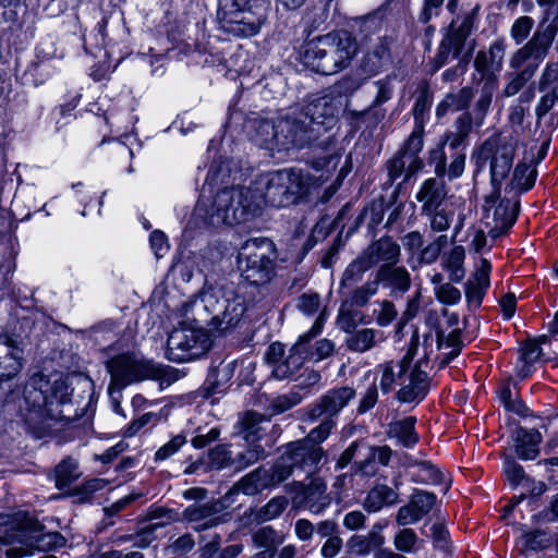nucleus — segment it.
<instances>
[{"mask_svg": "<svg viewBox=\"0 0 558 558\" xmlns=\"http://www.w3.org/2000/svg\"><path fill=\"white\" fill-rule=\"evenodd\" d=\"M262 207V196L251 187L231 186L219 190L213 196L202 195L193 216L205 225L220 227L244 222Z\"/></svg>", "mask_w": 558, "mask_h": 558, "instance_id": "1", "label": "nucleus"}, {"mask_svg": "<svg viewBox=\"0 0 558 558\" xmlns=\"http://www.w3.org/2000/svg\"><path fill=\"white\" fill-rule=\"evenodd\" d=\"M319 136V130L311 125L298 111L260 120L254 129L253 142L270 151L301 150Z\"/></svg>", "mask_w": 558, "mask_h": 558, "instance_id": "2", "label": "nucleus"}, {"mask_svg": "<svg viewBox=\"0 0 558 558\" xmlns=\"http://www.w3.org/2000/svg\"><path fill=\"white\" fill-rule=\"evenodd\" d=\"M360 50L356 38L348 31L330 32L305 43L303 63L311 70L332 75L347 69Z\"/></svg>", "mask_w": 558, "mask_h": 558, "instance_id": "3", "label": "nucleus"}, {"mask_svg": "<svg viewBox=\"0 0 558 558\" xmlns=\"http://www.w3.org/2000/svg\"><path fill=\"white\" fill-rule=\"evenodd\" d=\"M244 313L242 299L233 289L219 288L203 291L185 305V314L214 330L225 332L235 326Z\"/></svg>", "mask_w": 558, "mask_h": 558, "instance_id": "4", "label": "nucleus"}, {"mask_svg": "<svg viewBox=\"0 0 558 558\" xmlns=\"http://www.w3.org/2000/svg\"><path fill=\"white\" fill-rule=\"evenodd\" d=\"M555 35V27L537 28L530 40L511 54L509 66L518 72L511 76L505 86L504 96L512 97L517 95L532 80L541 63L547 57Z\"/></svg>", "mask_w": 558, "mask_h": 558, "instance_id": "5", "label": "nucleus"}, {"mask_svg": "<svg viewBox=\"0 0 558 558\" xmlns=\"http://www.w3.org/2000/svg\"><path fill=\"white\" fill-rule=\"evenodd\" d=\"M335 426L336 421L326 416L305 439L291 442L281 456V464L277 469L278 480H287L295 472L313 474L324 454L319 444L328 438Z\"/></svg>", "mask_w": 558, "mask_h": 558, "instance_id": "6", "label": "nucleus"}, {"mask_svg": "<svg viewBox=\"0 0 558 558\" xmlns=\"http://www.w3.org/2000/svg\"><path fill=\"white\" fill-rule=\"evenodd\" d=\"M267 0H218L220 28L236 37L256 35L267 19Z\"/></svg>", "mask_w": 558, "mask_h": 558, "instance_id": "7", "label": "nucleus"}, {"mask_svg": "<svg viewBox=\"0 0 558 558\" xmlns=\"http://www.w3.org/2000/svg\"><path fill=\"white\" fill-rule=\"evenodd\" d=\"M278 253L272 240L254 238L245 241L238 254L242 277L252 284H265L276 274Z\"/></svg>", "mask_w": 558, "mask_h": 558, "instance_id": "8", "label": "nucleus"}, {"mask_svg": "<svg viewBox=\"0 0 558 558\" xmlns=\"http://www.w3.org/2000/svg\"><path fill=\"white\" fill-rule=\"evenodd\" d=\"M517 148V140L512 134H495L489 136L474 153L476 167L483 168L489 163L490 182L494 189L508 178Z\"/></svg>", "mask_w": 558, "mask_h": 558, "instance_id": "9", "label": "nucleus"}, {"mask_svg": "<svg viewBox=\"0 0 558 558\" xmlns=\"http://www.w3.org/2000/svg\"><path fill=\"white\" fill-rule=\"evenodd\" d=\"M312 178L302 169L289 168L269 174L262 203L286 207L308 194Z\"/></svg>", "mask_w": 558, "mask_h": 558, "instance_id": "10", "label": "nucleus"}, {"mask_svg": "<svg viewBox=\"0 0 558 558\" xmlns=\"http://www.w3.org/2000/svg\"><path fill=\"white\" fill-rule=\"evenodd\" d=\"M210 347L211 338L203 326L183 324L169 333L166 355L171 362L185 363L201 359Z\"/></svg>", "mask_w": 558, "mask_h": 558, "instance_id": "11", "label": "nucleus"}, {"mask_svg": "<svg viewBox=\"0 0 558 558\" xmlns=\"http://www.w3.org/2000/svg\"><path fill=\"white\" fill-rule=\"evenodd\" d=\"M111 375V386L122 389L124 386L145 379H157L162 367L135 354H120L107 362Z\"/></svg>", "mask_w": 558, "mask_h": 558, "instance_id": "12", "label": "nucleus"}, {"mask_svg": "<svg viewBox=\"0 0 558 558\" xmlns=\"http://www.w3.org/2000/svg\"><path fill=\"white\" fill-rule=\"evenodd\" d=\"M43 386V384L40 385ZM47 390L41 387L28 386L25 388V400L34 409L44 411L52 420H62L68 417L64 407L70 402V388L65 380L57 379L52 385H46Z\"/></svg>", "mask_w": 558, "mask_h": 558, "instance_id": "13", "label": "nucleus"}, {"mask_svg": "<svg viewBox=\"0 0 558 558\" xmlns=\"http://www.w3.org/2000/svg\"><path fill=\"white\" fill-rule=\"evenodd\" d=\"M19 541L23 547L5 549L9 558L31 555L35 549L43 551L54 550L63 547L66 543L65 537L59 532H43L41 525L33 519H26L25 524L19 532Z\"/></svg>", "mask_w": 558, "mask_h": 558, "instance_id": "14", "label": "nucleus"}, {"mask_svg": "<svg viewBox=\"0 0 558 558\" xmlns=\"http://www.w3.org/2000/svg\"><path fill=\"white\" fill-rule=\"evenodd\" d=\"M483 208L489 234L495 239L506 233L515 222L519 204L517 201L500 198L498 187L485 198Z\"/></svg>", "mask_w": 558, "mask_h": 558, "instance_id": "15", "label": "nucleus"}, {"mask_svg": "<svg viewBox=\"0 0 558 558\" xmlns=\"http://www.w3.org/2000/svg\"><path fill=\"white\" fill-rule=\"evenodd\" d=\"M354 397L352 387L330 389L306 409V420L313 423L322 416L333 418Z\"/></svg>", "mask_w": 558, "mask_h": 558, "instance_id": "16", "label": "nucleus"}, {"mask_svg": "<svg viewBox=\"0 0 558 558\" xmlns=\"http://www.w3.org/2000/svg\"><path fill=\"white\" fill-rule=\"evenodd\" d=\"M427 365V361L420 360L411 371L404 369L398 391L399 401L414 402L425 398L429 390Z\"/></svg>", "mask_w": 558, "mask_h": 558, "instance_id": "17", "label": "nucleus"}, {"mask_svg": "<svg viewBox=\"0 0 558 558\" xmlns=\"http://www.w3.org/2000/svg\"><path fill=\"white\" fill-rule=\"evenodd\" d=\"M323 326L324 317L323 314H320L313 324L312 329L308 332L300 336L299 341L291 348L290 354L287 356V359L281 364H278L274 367V374L277 377L283 378L292 374L303 364L306 359L310 357L307 344L313 337L320 333Z\"/></svg>", "mask_w": 558, "mask_h": 558, "instance_id": "18", "label": "nucleus"}, {"mask_svg": "<svg viewBox=\"0 0 558 558\" xmlns=\"http://www.w3.org/2000/svg\"><path fill=\"white\" fill-rule=\"evenodd\" d=\"M311 125L319 130L320 125L333 121L338 108L335 98L330 95L311 96L302 109L298 111Z\"/></svg>", "mask_w": 558, "mask_h": 558, "instance_id": "19", "label": "nucleus"}, {"mask_svg": "<svg viewBox=\"0 0 558 558\" xmlns=\"http://www.w3.org/2000/svg\"><path fill=\"white\" fill-rule=\"evenodd\" d=\"M506 53V43L504 39L493 41L487 50L478 51L474 68L482 74V78L497 77L502 69L504 58Z\"/></svg>", "mask_w": 558, "mask_h": 558, "instance_id": "20", "label": "nucleus"}, {"mask_svg": "<svg viewBox=\"0 0 558 558\" xmlns=\"http://www.w3.org/2000/svg\"><path fill=\"white\" fill-rule=\"evenodd\" d=\"M219 512L220 504L217 501L193 504L183 511V518L193 524L194 530L204 531L221 522Z\"/></svg>", "mask_w": 558, "mask_h": 558, "instance_id": "21", "label": "nucleus"}, {"mask_svg": "<svg viewBox=\"0 0 558 558\" xmlns=\"http://www.w3.org/2000/svg\"><path fill=\"white\" fill-rule=\"evenodd\" d=\"M281 464V458L272 468L271 473L263 469H257L245 475L236 485V489L244 495L253 496L269 485L280 484L284 480H278L277 469Z\"/></svg>", "mask_w": 558, "mask_h": 558, "instance_id": "22", "label": "nucleus"}, {"mask_svg": "<svg viewBox=\"0 0 558 558\" xmlns=\"http://www.w3.org/2000/svg\"><path fill=\"white\" fill-rule=\"evenodd\" d=\"M447 194L446 184L442 180L429 178L422 183L415 197L421 204V211L424 213L439 208L446 199Z\"/></svg>", "mask_w": 558, "mask_h": 558, "instance_id": "23", "label": "nucleus"}, {"mask_svg": "<svg viewBox=\"0 0 558 558\" xmlns=\"http://www.w3.org/2000/svg\"><path fill=\"white\" fill-rule=\"evenodd\" d=\"M326 490V483L318 477L313 478L310 484L304 487L302 502L312 514L319 515L329 508L331 498Z\"/></svg>", "mask_w": 558, "mask_h": 558, "instance_id": "24", "label": "nucleus"}, {"mask_svg": "<svg viewBox=\"0 0 558 558\" xmlns=\"http://www.w3.org/2000/svg\"><path fill=\"white\" fill-rule=\"evenodd\" d=\"M22 351L9 337L0 338V381L14 377L22 368Z\"/></svg>", "mask_w": 558, "mask_h": 558, "instance_id": "25", "label": "nucleus"}, {"mask_svg": "<svg viewBox=\"0 0 558 558\" xmlns=\"http://www.w3.org/2000/svg\"><path fill=\"white\" fill-rule=\"evenodd\" d=\"M412 359L413 352L410 349L400 361H389L377 366L381 372L380 389L384 393L389 392L396 384L400 386L404 369L409 368Z\"/></svg>", "mask_w": 558, "mask_h": 558, "instance_id": "26", "label": "nucleus"}, {"mask_svg": "<svg viewBox=\"0 0 558 558\" xmlns=\"http://www.w3.org/2000/svg\"><path fill=\"white\" fill-rule=\"evenodd\" d=\"M378 283L401 293L407 292L411 286L410 272L401 266L383 265L376 272Z\"/></svg>", "mask_w": 558, "mask_h": 558, "instance_id": "27", "label": "nucleus"}, {"mask_svg": "<svg viewBox=\"0 0 558 558\" xmlns=\"http://www.w3.org/2000/svg\"><path fill=\"white\" fill-rule=\"evenodd\" d=\"M388 177L391 182L403 177V181L409 180L413 174L420 171L423 167L422 159H413L403 153L398 151L386 163Z\"/></svg>", "mask_w": 558, "mask_h": 558, "instance_id": "28", "label": "nucleus"}, {"mask_svg": "<svg viewBox=\"0 0 558 558\" xmlns=\"http://www.w3.org/2000/svg\"><path fill=\"white\" fill-rule=\"evenodd\" d=\"M363 252L374 266L379 262L396 264L400 256V246L390 238H381Z\"/></svg>", "mask_w": 558, "mask_h": 558, "instance_id": "29", "label": "nucleus"}, {"mask_svg": "<svg viewBox=\"0 0 558 558\" xmlns=\"http://www.w3.org/2000/svg\"><path fill=\"white\" fill-rule=\"evenodd\" d=\"M542 435L536 429L519 428L515 432V452L522 460H534L539 453Z\"/></svg>", "mask_w": 558, "mask_h": 558, "instance_id": "30", "label": "nucleus"}, {"mask_svg": "<svg viewBox=\"0 0 558 558\" xmlns=\"http://www.w3.org/2000/svg\"><path fill=\"white\" fill-rule=\"evenodd\" d=\"M398 501V493L387 485H377L373 487L365 500L364 508L368 512H377L385 506L395 505Z\"/></svg>", "mask_w": 558, "mask_h": 558, "instance_id": "31", "label": "nucleus"}, {"mask_svg": "<svg viewBox=\"0 0 558 558\" xmlns=\"http://www.w3.org/2000/svg\"><path fill=\"white\" fill-rule=\"evenodd\" d=\"M415 422V417L408 416L401 421L390 423L388 427L389 437L404 447H413L418 440L414 429Z\"/></svg>", "mask_w": 558, "mask_h": 558, "instance_id": "32", "label": "nucleus"}, {"mask_svg": "<svg viewBox=\"0 0 558 558\" xmlns=\"http://www.w3.org/2000/svg\"><path fill=\"white\" fill-rule=\"evenodd\" d=\"M542 354L543 349L537 340H527L524 342L520 348L517 376L520 379L526 378L531 374V365L538 361Z\"/></svg>", "mask_w": 558, "mask_h": 558, "instance_id": "33", "label": "nucleus"}, {"mask_svg": "<svg viewBox=\"0 0 558 558\" xmlns=\"http://www.w3.org/2000/svg\"><path fill=\"white\" fill-rule=\"evenodd\" d=\"M378 336L380 331L376 329L362 328L351 332L345 339V344L352 352L364 353L376 345Z\"/></svg>", "mask_w": 558, "mask_h": 558, "instance_id": "34", "label": "nucleus"}, {"mask_svg": "<svg viewBox=\"0 0 558 558\" xmlns=\"http://www.w3.org/2000/svg\"><path fill=\"white\" fill-rule=\"evenodd\" d=\"M473 97L472 89L470 87H463L457 93H449L446 95L444 100L437 106L436 114L441 117L447 111H459L465 109Z\"/></svg>", "mask_w": 558, "mask_h": 558, "instance_id": "35", "label": "nucleus"}, {"mask_svg": "<svg viewBox=\"0 0 558 558\" xmlns=\"http://www.w3.org/2000/svg\"><path fill=\"white\" fill-rule=\"evenodd\" d=\"M388 59L389 48L386 43L380 41L373 50L364 56L362 69L367 75H375L384 68Z\"/></svg>", "mask_w": 558, "mask_h": 558, "instance_id": "36", "label": "nucleus"}, {"mask_svg": "<svg viewBox=\"0 0 558 558\" xmlns=\"http://www.w3.org/2000/svg\"><path fill=\"white\" fill-rule=\"evenodd\" d=\"M465 252L463 246H454L442 257V267L449 271V277L454 282H460L465 275L463 262Z\"/></svg>", "mask_w": 558, "mask_h": 558, "instance_id": "37", "label": "nucleus"}, {"mask_svg": "<svg viewBox=\"0 0 558 558\" xmlns=\"http://www.w3.org/2000/svg\"><path fill=\"white\" fill-rule=\"evenodd\" d=\"M411 473L412 481L418 484L438 485L444 482V474L435 465L426 461L415 462Z\"/></svg>", "mask_w": 558, "mask_h": 558, "instance_id": "38", "label": "nucleus"}, {"mask_svg": "<svg viewBox=\"0 0 558 558\" xmlns=\"http://www.w3.org/2000/svg\"><path fill=\"white\" fill-rule=\"evenodd\" d=\"M456 131L448 132L445 135L442 145H449L453 150L458 149L469 136L472 128V118L469 113L460 116L454 123Z\"/></svg>", "mask_w": 558, "mask_h": 558, "instance_id": "39", "label": "nucleus"}, {"mask_svg": "<svg viewBox=\"0 0 558 558\" xmlns=\"http://www.w3.org/2000/svg\"><path fill=\"white\" fill-rule=\"evenodd\" d=\"M80 477L78 463L72 458L63 459L54 468V483L59 489L70 486Z\"/></svg>", "mask_w": 558, "mask_h": 558, "instance_id": "40", "label": "nucleus"}, {"mask_svg": "<svg viewBox=\"0 0 558 558\" xmlns=\"http://www.w3.org/2000/svg\"><path fill=\"white\" fill-rule=\"evenodd\" d=\"M536 173V169L532 168L531 165L524 162L518 163L514 168L512 179L509 182L510 189L515 192L527 191L534 185Z\"/></svg>", "mask_w": 558, "mask_h": 558, "instance_id": "41", "label": "nucleus"}, {"mask_svg": "<svg viewBox=\"0 0 558 558\" xmlns=\"http://www.w3.org/2000/svg\"><path fill=\"white\" fill-rule=\"evenodd\" d=\"M458 21H452L450 24V29L445 38H448L453 46H456V52H460L463 48L465 39L471 34L473 28V16L468 14L463 16L461 22L457 24Z\"/></svg>", "mask_w": 558, "mask_h": 558, "instance_id": "42", "label": "nucleus"}, {"mask_svg": "<svg viewBox=\"0 0 558 558\" xmlns=\"http://www.w3.org/2000/svg\"><path fill=\"white\" fill-rule=\"evenodd\" d=\"M465 167V153L458 150L453 154L452 160L449 167H446L445 157H440L439 161L435 166V173L438 178L447 177L449 180L459 178L462 175Z\"/></svg>", "mask_w": 558, "mask_h": 558, "instance_id": "43", "label": "nucleus"}, {"mask_svg": "<svg viewBox=\"0 0 558 558\" xmlns=\"http://www.w3.org/2000/svg\"><path fill=\"white\" fill-rule=\"evenodd\" d=\"M481 95L475 105L476 116L483 118L489 109L495 90L498 86V77L481 78Z\"/></svg>", "mask_w": 558, "mask_h": 558, "instance_id": "44", "label": "nucleus"}, {"mask_svg": "<svg viewBox=\"0 0 558 558\" xmlns=\"http://www.w3.org/2000/svg\"><path fill=\"white\" fill-rule=\"evenodd\" d=\"M372 260L367 258L364 252L349 264L342 276V284H354L359 282L363 275L373 267Z\"/></svg>", "mask_w": 558, "mask_h": 558, "instance_id": "45", "label": "nucleus"}, {"mask_svg": "<svg viewBox=\"0 0 558 558\" xmlns=\"http://www.w3.org/2000/svg\"><path fill=\"white\" fill-rule=\"evenodd\" d=\"M264 421V415L257 412L248 411L243 414L240 420V425L245 441L254 442L262 437L258 433L260 429L259 425Z\"/></svg>", "mask_w": 558, "mask_h": 558, "instance_id": "46", "label": "nucleus"}, {"mask_svg": "<svg viewBox=\"0 0 558 558\" xmlns=\"http://www.w3.org/2000/svg\"><path fill=\"white\" fill-rule=\"evenodd\" d=\"M302 399L298 391H290L269 399L268 409L271 414H281L301 403Z\"/></svg>", "mask_w": 558, "mask_h": 558, "instance_id": "47", "label": "nucleus"}, {"mask_svg": "<svg viewBox=\"0 0 558 558\" xmlns=\"http://www.w3.org/2000/svg\"><path fill=\"white\" fill-rule=\"evenodd\" d=\"M422 215L428 218L429 228L434 232L446 231L452 221L453 211L447 207H439L430 211H424Z\"/></svg>", "mask_w": 558, "mask_h": 558, "instance_id": "48", "label": "nucleus"}, {"mask_svg": "<svg viewBox=\"0 0 558 558\" xmlns=\"http://www.w3.org/2000/svg\"><path fill=\"white\" fill-rule=\"evenodd\" d=\"M448 244V236L446 234H441L437 236L433 242L423 247L420 252L418 263L430 265L435 263L441 250Z\"/></svg>", "mask_w": 558, "mask_h": 558, "instance_id": "49", "label": "nucleus"}, {"mask_svg": "<svg viewBox=\"0 0 558 558\" xmlns=\"http://www.w3.org/2000/svg\"><path fill=\"white\" fill-rule=\"evenodd\" d=\"M521 543L526 549L541 550L549 545L546 534L539 530L526 531L524 525H520Z\"/></svg>", "mask_w": 558, "mask_h": 558, "instance_id": "50", "label": "nucleus"}, {"mask_svg": "<svg viewBox=\"0 0 558 558\" xmlns=\"http://www.w3.org/2000/svg\"><path fill=\"white\" fill-rule=\"evenodd\" d=\"M266 457L265 449L260 445H252L234 458L236 469L247 468Z\"/></svg>", "mask_w": 558, "mask_h": 558, "instance_id": "51", "label": "nucleus"}, {"mask_svg": "<svg viewBox=\"0 0 558 558\" xmlns=\"http://www.w3.org/2000/svg\"><path fill=\"white\" fill-rule=\"evenodd\" d=\"M533 27L534 20L531 16H520L513 22L510 28V37L517 45H520L527 38Z\"/></svg>", "mask_w": 558, "mask_h": 558, "instance_id": "52", "label": "nucleus"}, {"mask_svg": "<svg viewBox=\"0 0 558 558\" xmlns=\"http://www.w3.org/2000/svg\"><path fill=\"white\" fill-rule=\"evenodd\" d=\"M423 130L422 124L415 125L409 138L405 141L403 147L400 149L408 157H412L413 159H421L418 153L423 148Z\"/></svg>", "mask_w": 558, "mask_h": 558, "instance_id": "53", "label": "nucleus"}, {"mask_svg": "<svg viewBox=\"0 0 558 558\" xmlns=\"http://www.w3.org/2000/svg\"><path fill=\"white\" fill-rule=\"evenodd\" d=\"M288 506V499L284 496H278L270 499L258 511V518L263 521H270L279 517Z\"/></svg>", "mask_w": 558, "mask_h": 558, "instance_id": "54", "label": "nucleus"}, {"mask_svg": "<svg viewBox=\"0 0 558 558\" xmlns=\"http://www.w3.org/2000/svg\"><path fill=\"white\" fill-rule=\"evenodd\" d=\"M436 501V496L433 493L415 489L412 494L410 504L418 511L421 515H426Z\"/></svg>", "mask_w": 558, "mask_h": 558, "instance_id": "55", "label": "nucleus"}, {"mask_svg": "<svg viewBox=\"0 0 558 558\" xmlns=\"http://www.w3.org/2000/svg\"><path fill=\"white\" fill-rule=\"evenodd\" d=\"M379 289V283L375 278L373 281H367L365 284L356 288L351 294V302L356 306H364L369 299L374 296Z\"/></svg>", "mask_w": 558, "mask_h": 558, "instance_id": "56", "label": "nucleus"}, {"mask_svg": "<svg viewBox=\"0 0 558 558\" xmlns=\"http://www.w3.org/2000/svg\"><path fill=\"white\" fill-rule=\"evenodd\" d=\"M558 83V62H548L537 81L539 92L551 90Z\"/></svg>", "mask_w": 558, "mask_h": 558, "instance_id": "57", "label": "nucleus"}, {"mask_svg": "<svg viewBox=\"0 0 558 558\" xmlns=\"http://www.w3.org/2000/svg\"><path fill=\"white\" fill-rule=\"evenodd\" d=\"M186 444L185 436L178 434L167 444L162 445L155 453V461H165L174 456Z\"/></svg>", "mask_w": 558, "mask_h": 558, "instance_id": "58", "label": "nucleus"}, {"mask_svg": "<svg viewBox=\"0 0 558 558\" xmlns=\"http://www.w3.org/2000/svg\"><path fill=\"white\" fill-rule=\"evenodd\" d=\"M209 463L215 469L234 465V459L231 456L229 446L220 445L213 449L209 452Z\"/></svg>", "mask_w": 558, "mask_h": 558, "instance_id": "59", "label": "nucleus"}, {"mask_svg": "<svg viewBox=\"0 0 558 558\" xmlns=\"http://www.w3.org/2000/svg\"><path fill=\"white\" fill-rule=\"evenodd\" d=\"M504 473L506 478L513 486H517L523 481L527 480L522 466L518 464L511 457H506L504 460Z\"/></svg>", "mask_w": 558, "mask_h": 558, "instance_id": "60", "label": "nucleus"}, {"mask_svg": "<svg viewBox=\"0 0 558 558\" xmlns=\"http://www.w3.org/2000/svg\"><path fill=\"white\" fill-rule=\"evenodd\" d=\"M393 543L398 550L410 553L417 543V536L412 529L405 527L396 535Z\"/></svg>", "mask_w": 558, "mask_h": 558, "instance_id": "61", "label": "nucleus"}, {"mask_svg": "<svg viewBox=\"0 0 558 558\" xmlns=\"http://www.w3.org/2000/svg\"><path fill=\"white\" fill-rule=\"evenodd\" d=\"M320 306V298L317 293H303L296 303V307L304 315L312 316L318 312Z\"/></svg>", "mask_w": 558, "mask_h": 558, "instance_id": "62", "label": "nucleus"}, {"mask_svg": "<svg viewBox=\"0 0 558 558\" xmlns=\"http://www.w3.org/2000/svg\"><path fill=\"white\" fill-rule=\"evenodd\" d=\"M347 549L351 555L357 556V557H365L368 556L373 550L368 546L366 539L364 538L363 534H353L351 535L347 543H345Z\"/></svg>", "mask_w": 558, "mask_h": 558, "instance_id": "63", "label": "nucleus"}, {"mask_svg": "<svg viewBox=\"0 0 558 558\" xmlns=\"http://www.w3.org/2000/svg\"><path fill=\"white\" fill-rule=\"evenodd\" d=\"M558 101V87H554L551 90L543 95L536 107L535 116L538 120L543 119Z\"/></svg>", "mask_w": 558, "mask_h": 558, "instance_id": "64", "label": "nucleus"}]
</instances>
